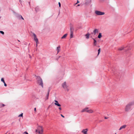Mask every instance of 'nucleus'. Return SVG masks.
<instances>
[{
  "instance_id": "cd10ccee",
  "label": "nucleus",
  "mask_w": 134,
  "mask_h": 134,
  "mask_svg": "<svg viewBox=\"0 0 134 134\" xmlns=\"http://www.w3.org/2000/svg\"><path fill=\"white\" fill-rule=\"evenodd\" d=\"M58 4H59V7H61V4L60 3V2H59L58 3Z\"/></svg>"
},
{
  "instance_id": "dca6fc26",
  "label": "nucleus",
  "mask_w": 134,
  "mask_h": 134,
  "mask_svg": "<svg viewBox=\"0 0 134 134\" xmlns=\"http://www.w3.org/2000/svg\"><path fill=\"white\" fill-rule=\"evenodd\" d=\"M90 34L89 33H88L87 34L85 35V36L86 37V38L87 39L89 38L90 37Z\"/></svg>"
},
{
  "instance_id": "2eb2a0df",
  "label": "nucleus",
  "mask_w": 134,
  "mask_h": 134,
  "mask_svg": "<svg viewBox=\"0 0 134 134\" xmlns=\"http://www.w3.org/2000/svg\"><path fill=\"white\" fill-rule=\"evenodd\" d=\"M98 30L96 29H95L93 31V33H94V35H95L96 33H97L98 32Z\"/></svg>"
},
{
  "instance_id": "f8f14e48",
  "label": "nucleus",
  "mask_w": 134,
  "mask_h": 134,
  "mask_svg": "<svg viewBox=\"0 0 134 134\" xmlns=\"http://www.w3.org/2000/svg\"><path fill=\"white\" fill-rule=\"evenodd\" d=\"M126 126H127L126 125H124L121 126L119 128V130H120L122 129H124L126 128Z\"/></svg>"
},
{
  "instance_id": "f257e3e1",
  "label": "nucleus",
  "mask_w": 134,
  "mask_h": 134,
  "mask_svg": "<svg viewBox=\"0 0 134 134\" xmlns=\"http://www.w3.org/2000/svg\"><path fill=\"white\" fill-rule=\"evenodd\" d=\"M134 105V101L130 102L126 105L125 110L126 111H128L130 110L131 108V107Z\"/></svg>"
},
{
  "instance_id": "f704fd0d",
  "label": "nucleus",
  "mask_w": 134,
  "mask_h": 134,
  "mask_svg": "<svg viewBox=\"0 0 134 134\" xmlns=\"http://www.w3.org/2000/svg\"><path fill=\"white\" fill-rule=\"evenodd\" d=\"M38 43V42H36V47H37V43Z\"/></svg>"
},
{
  "instance_id": "a211bd4d",
  "label": "nucleus",
  "mask_w": 134,
  "mask_h": 134,
  "mask_svg": "<svg viewBox=\"0 0 134 134\" xmlns=\"http://www.w3.org/2000/svg\"><path fill=\"white\" fill-rule=\"evenodd\" d=\"M67 35V34H64L61 38L62 39H64L65 38Z\"/></svg>"
},
{
  "instance_id": "c85d7f7f",
  "label": "nucleus",
  "mask_w": 134,
  "mask_h": 134,
  "mask_svg": "<svg viewBox=\"0 0 134 134\" xmlns=\"http://www.w3.org/2000/svg\"><path fill=\"white\" fill-rule=\"evenodd\" d=\"M4 84V86H7V84H6V83H5V82H4V83H3Z\"/></svg>"
},
{
  "instance_id": "423d86ee",
  "label": "nucleus",
  "mask_w": 134,
  "mask_h": 134,
  "mask_svg": "<svg viewBox=\"0 0 134 134\" xmlns=\"http://www.w3.org/2000/svg\"><path fill=\"white\" fill-rule=\"evenodd\" d=\"M95 13L96 15H103L105 14L104 12L98 10H96Z\"/></svg>"
},
{
  "instance_id": "e433bc0d",
  "label": "nucleus",
  "mask_w": 134,
  "mask_h": 134,
  "mask_svg": "<svg viewBox=\"0 0 134 134\" xmlns=\"http://www.w3.org/2000/svg\"><path fill=\"white\" fill-rule=\"evenodd\" d=\"M108 118V117H105V119H107Z\"/></svg>"
},
{
  "instance_id": "79ce46f5",
  "label": "nucleus",
  "mask_w": 134,
  "mask_h": 134,
  "mask_svg": "<svg viewBox=\"0 0 134 134\" xmlns=\"http://www.w3.org/2000/svg\"><path fill=\"white\" fill-rule=\"evenodd\" d=\"M83 110H82V112H83Z\"/></svg>"
},
{
  "instance_id": "a878e982",
  "label": "nucleus",
  "mask_w": 134,
  "mask_h": 134,
  "mask_svg": "<svg viewBox=\"0 0 134 134\" xmlns=\"http://www.w3.org/2000/svg\"><path fill=\"white\" fill-rule=\"evenodd\" d=\"M71 30L72 31H73L74 29L72 27H70V31H71Z\"/></svg>"
},
{
  "instance_id": "c756f323",
  "label": "nucleus",
  "mask_w": 134,
  "mask_h": 134,
  "mask_svg": "<svg viewBox=\"0 0 134 134\" xmlns=\"http://www.w3.org/2000/svg\"><path fill=\"white\" fill-rule=\"evenodd\" d=\"M19 16H21V18L22 19H23V20L24 19V18H23V17H22V16L21 15H19Z\"/></svg>"
},
{
  "instance_id": "7ed1b4c3",
  "label": "nucleus",
  "mask_w": 134,
  "mask_h": 134,
  "mask_svg": "<svg viewBox=\"0 0 134 134\" xmlns=\"http://www.w3.org/2000/svg\"><path fill=\"white\" fill-rule=\"evenodd\" d=\"M36 132L40 134H42L43 132V129L41 126H39L36 130Z\"/></svg>"
},
{
  "instance_id": "4be33fe9",
  "label": "nucleus",
  "mask_w": 134,
  "mask_h": 134,
  "mask_svg": "<svg viewBox=\"0 0 134 134\" xmlns=\"http://www.w3.org/2000/svg\"><path fill=\"white\" fill-rule=\"evenodd\" d=\"M23 113H22L21 114H20L19 115L18 117H20V116L22 117L23 116Z\"/></svg>"
},
{
  "instance_id": "20e7f679",
  "label": "nucleus",
  "mask_w": 134,
  "mask_h": 134,
  "mask_svg": "<svg viewBox=\"0 0 134 134\" xmlns=\"http://www.w3.org/2000/svg\"><path fill=\"white\" fill-rule=\"evenodd\" d=\"M92 2L91 0H85L84 5L88 6L90 5Z\"/></svg>"
},
{
  "instance_id": "39448f33",
  "label": "nucleus",
  "mask_w": 134,
  "mask_h": 134,
  "mask_svg": "<svg viewBox=\"0 0 134 134\" xmlns=\"http://www.w3.org/2000/svg\"><path fill=\"white\" fill-rule=\"evenodd\" d=\"M62 86L65 90L67 91H69V89L68 88V86H67L65 82L62 84Z\"/></svg>"
},
{
  "instance_id": "a19ab883",
  "label": "nucleus",
  "mask_w": 134,
  "mask_h": 134,
  "mask_svg": "<svg viewBox=\"0 0 134 134\" xmlns=\"http://www.w3.org/2000/svg\"><path fill=\"white\" fill-rule=\"evenodd\" d=\"M101 1H104V0H100Z\"/></svg>"
},
{
  "instance_id": "9d476101",
  "label": "nucleus",
  "mask_w": 134,
  "mask_h": 134,
  "mask_svg": "<svg viewBox=\"0 0 134 134\" xmlns=\"http://www.w3.org/2000/svg\"><path fill=\"white\" fill-rule=\"evenodd\" d=\"M54 102H55V103H54V104L55 105H57L58 107H60L61 106V105L56 100H54Z\"/></svg>"
},
{
  "instance_id": "5701e85b",
  "label": "nucleus",
  "mask_w": 134,
  "mask_h": 134,
  "mask_svg": "<svg viewBox=\"0 0 134 134\" xmlns=\"http://www.w3.org/2000/svg\"><path fill=\"white\" fill-rule=\"evenodd\" d=\"M1 107H4L5 106V105L3 104H2L1 105H0Z\"/></svg>"
},
{
  "instance_id": "6e6552de",
  "label": "nucleus",
  "mask_w": 134,
  "mask_h": 134,
  "mask_svg": "<svg viewBox=\"0 0 134 134\" xmlns=\"http://www.w3.org/2000/svg\"><path fill=\"white\" fill-rule=\"evenodd\" d=\"M84 111H86L89 113H92L93 112V111L91 109H89L88 108H84Z\"/></svg>"
},
{
  "instance_id": "37998d69",
  "label": "nucleus",
  "mask_w": 134,
  "mask_h": 134,
  "mask_svg": "<svg viewBox=\"0 0 134 134\" xmlns=\"http://www.w3.org/2000/svg\"><path fill=\"white\" fill-rule=\"evenodd\" d=\"M98 47H100V46H98Z\"/></svg>"
},
{
  "instance_id": "f03ea898",
  "label": "nucleus",
  "mask_w": 134,
  "mask_h": 134,
  "mask_svg": "<svg viewBox=\"0 0 134 134\" xmlns=\"http://www.w3.org/2000/svg\"><path fill=\"white\" fill-rule=\"evenodd\" d=\"M37 83L39 84L42 87H43V83L42 80L40 76H37Z\"/></svg>"
},
{
  "instance_id": "72a5a7b5",
  "label": "nucleus",
  "mask_w": 134,
  "mask_h": 134,
  "mask_svg": "<svg viewBox=\"0 0 134 134\" xmlns=\"http://www.w3.org/2000/svg\"><path fill=\"white\" fill-rule=\"evenodd\" d=\"M79 3V1L78 0H77V3Z\"/></svg>"
},
{
  "instance_id": "2f4dec72",
  "label": "nucleus",
  "mask_w": 134,
  "mask_h": 134,
  "mask_svg": "<svg viewBox=\"0 0 134 134\" xmlns=\"http://www.w3.org/2000/svg\"><path fill=\"white\" fill-rule=\"evenodd\" d=\"M61 116L63 118H64V116L62 114H61Z\"/></svg>"
},
{
  "instance_id": "bb28decb",
  "label": "nucleus",
  "mask_w": 134,
  "mask_h": 134,
  "mask_svg": "<svg viewBox=\"0 0 134 134\" xmlns=\"http://www.w3.org/2000/svg\"><path fill=\"white\" fill-rule=\"evenodd\" d=\"M59 107V109L60 110H62V108L61 107V106H60V107Z\"/></svg>"
},
{
  "instance_id": "6ab92c4d",
  "label": "nucleus",
  "mask_w": 134,
  "mask_h": 134,
  "mask_svg": "<svg viewBox=\"0 0 134 134\" xmlns=\"http://www.w3.org/2000/svg\"><path fill=\"white\" fill-rule=\"evenodd\" d=\"M60 46H59L57 48V50L58 52V53L60 51Z\"/></svg>"
},
{
  "instance_id": "7c9ffc66",
  "label": "nucleus",
  "mask_w": 134,
  "mask_h": 134,
  "mask_svg": "<svg viewBox=\"0 0 134 134\" xmlns=\"http://www.w3.org/2000/svg\"><path fill=\"white\" fill-rule=\"evenodd\" d=\"M24 133V134H29L27 132H26L25 131V132Z\"/></svg>"
},
{
  "instance_id": "58836bf2",
  "label": "nucleus",
  "mask_w": 134,
  "mask_h": 134,
  "mask_svg": "<svg viewBox=\"0 0 134 134\" xmlns=\"http://www.w3.org/2000/svg\"><path fill=\"white\" fill-rule=\"evenodd\" d=\"M80 5V4H78V5H77L76 6V7H77V6H79Z\"/></svg>"
},
{
  "instance_id": "4468645a",
  "label": "nucleus",
  "mask_w": 134,
  "mask_h": 134,
  "mask_svg": "<svg viewBox=\"0 0 134 134\" xmlns=\"http://www.w3.org/2000/svg\"><path fill=\"white\" fill-rule=\"evenodd\" d=\"M73 31L71 30V31H70V38H71L73 37Z\"/></svg>"
},
{
  "instance_id": "c9c22d12",
  "label": "nucleus",
  "mask_w": 134,
  "mask_h": 134,
  "mask_svg": "<svg viewBox=\"0 0 134 134\" xmlns=\"http://www.w3.org/2000/svg\"><path fill=\"white\" fill-rule=\"evenodd\" d=\"M34 111H36V108H34Z\"/></svg>"
},
{
  "instance_id": "1a4fd4ad",
  "label": "nucleus",
  "mask_w": 134,
  "mask_h": 134,
  "mask_svg": "<svg viewBox=\"0 0 134 134\" xmlns=\"http://www.w3.org/2000/svg\"><path fill=\"white\" fill-rule=\"evenodd\" d=\"M32 34L34 37V39L36 42H38V40L37 37L36 35L34 33H32Z\"/></svg>"
},
{
  "instance_id": "0eeeda50",
  "label": "nucleus",
  "mask_w": 134,
  "mask_h": 134,
  "mask_svg": "<svg viewBox=\"0 0 134 134\" xmlns=\"http://www.w3.org/2000/svg\"><path fill=\"white\" fill-rule=\"evenodd\" d=\"M126 48H127V49H126V48H124L122 47L120 48H119L118 49V50L121 51L123 49H124V48H125V49H124V50L126 52L127 51L131 49L130 48H128V47H126Z\"/></svg>"
},
{
  "instance_id": "ea45409f",
  "label": "nucleus",
  "mask_w": 134,
  "mask_h": 134,
  "mask_svg": "<svg viewBox=\"0 0 134 134\" xmlns=\"http://www.w3.org/2000/svg\"><path fill=\"white\" fill-rule=\"evenodd\" d=\"M82 132L83 133H84V130H83L82 131Z\"/></svg>"
},
{
  "instance_id": "393cba45",
  "label": "nucleus",
  "mask_w": 134,
  "mask_h": 134,
  "mask_svg": "<svg viewBox=\"0 0 134 134\" xmlns=\"http://www.w3.org/2000/svg\"><path fill=\"white\" fill-rule=\"evenodd\" d=\"M0 33L2 34H4V32L2 31H0Z\"/></svg>"
},
{
  "instance_id": "473e14b6",
  "label": "nucleus",
  "mask_w": 134,
  "mask_h": 134,
  "mask_svg": "<svg viewBox=\"0 0 134 134\" xmlns=\"http://www.w3.org/2000/svg\"><path fill=\"white\" fill-rule=\"evenodd\" d=\"M77 3H74V6H75L76 5Z\"/></svg>"
},
{
  "instance_id": "412c9836",
  "label": "nucleus",
  "mask_w": 134,
  "mask_h": 134,
  "mask_svg": "<svg viewBox=\"0 0 134 134\" xmlns=\"http://www.w3.org/2000/svg\"><path fill=\"white\" fill-rule=\"evenodd\" d=\"M1 81H2L3 82V83H4V82H5V81H4V80L3 79V78H2L1 79Z\"/></svg>"
},
{
  "instance_id": "c03bdc74",
  "label": "nucleus",
  "mask_w": 134,
  "mask_h": 134,
  "mask_svg": "<svg viewBox=\"0 0 134 134\" xmlns=\"http://www.w3.org/2000/svg\"><path fill=\"white\" fill-rule=\"evenodd\" d=\"M115 134H116V133H115Z\"/></svg>"
},
{
  "instance_id": "b1692460",
  "label": "nucleus",
  "mask_w": 134,
  "mask_h": 134,
  "mask_svg": "<svg viewBox=\"0 0 134 134\" xmlns=\"http://www.w3.org/2000/svg\"><path fill=\"white\" fill-rule=\"evenodd\" d=\"M84 134H87V131H85V130H84Z\"/></svg>"
},
{
  "instance_id": "ddd939ff",
  "label": "nucleus",
  "mask_w": 134,
  "mask_h": 134,
  "mask_svg": "<svg viewBox=\"0 0 134 134\" xmlns=\"http://www.w3.org/2000/svg\"><path fill=\"white\" fill-rule=\"evenodd\" d=\"M49 92V90L48 91L47 94V95H46V97L45 98V100H47L48 99Z\"/></svg>"
},
{
  "instance_id": "aec40b11",
  "label": "nucleus",
  "mask_w": 134,
  "mask_h": 134,
  "mask_svg": "<svg viewBox=\"0 0 134 134\" xmlns=\"http://www.w3.org/2000/svg\"><path fill=\"white\" fill-rule=\"evenodd\" d=\"M100 48H99L98 50V55H99V54L100 53Z\"/></svg>"
},
{
  "instance_id": "4c0bfd02",
  "label": "nucleus",
  "mask_w": 134,
  "mask_h": 134,
  "mask_svg": "<svg viewBox=\"0 0 134 134\" xmlns=\"http://www.w3.org/2000/svg\"><path fill=\"white\" fill-rule=\"evenodd\" d=\"M84 130H85V131H87L88 129H84Z\"/></svg>"
},
{
  "instance_id": "f3484780",
  "label": "nucleus",
  "mask_w": 134,
  "mask_h": 134,
  "mask_svg": "<svg viewBox=\"0 0 134 134\" xmlns=\"http://www.w3.org/2000/svg\"><path fill=\"white\" fill-rule=\"evenodd\" d=\"M102 37V34L101 33H99V35L98 36V38H100L101 37Z\"/></svg>"
},
{
  "instance_id": "9b49d317",
  "label": "nucleus",
  "mask_w": 134,
  "mask_h": 134,
  "mask_svg": "<svg viewBox=\"0 0 134 134\" xmlns=\"http://www.w3.org/2000/svg\"><path fill=\"white\" fill-rule=\"evenodd\" d=\"M93 40V45L94 46H95L97 45V41L94 38H92Z\"/></svg>"
}]
</instances>
